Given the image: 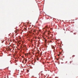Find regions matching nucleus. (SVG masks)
<instances>
[{
    "label": "nucleus",
    "instance_id": "f03ea898",
    "mask_svg": "<svg viewBox=\"0 0 78 78\" xmlns=\"http://www.w3.org/2000/svg\"><path fill=\"white\" fill-rule=\"evenodd\" d=\"M74 56H75V55L73 56V57H74Z\"/></svg>",
    "mask_w": 78,
    "mask_h": 78
},
{
    "label": "nucleus",
    "instance_id": "f257e3e1",
    "mask_svg": "<svg viewBox=\"0 0 78 78\" xmlns=\"http://www.w3.org/2000/svg\"><path fill=\"white\" fill-rule=\"evenodd\" d=\"M25 62H27V59H26V60H25Z\"/></svg>",
    "mask_w": 78,
    "mask_h": 78
},
{
    "label": "nucleus",
    "instance_id": "7ed1b4c3",
    "mask_svg": "<svg viewBox=\"0 0 78 78\" xmlns=\"http://www.w3.org/2000/svg\"><path fill=\"white\" fill-rule=\"evenodd\" d=\"M72 62H70V63H71Z\"/></svg>",
    "mask_w": 78,
    "mask_h": 78
}]
</instances>
